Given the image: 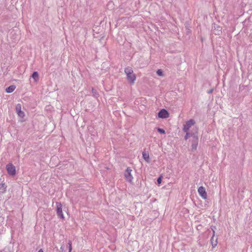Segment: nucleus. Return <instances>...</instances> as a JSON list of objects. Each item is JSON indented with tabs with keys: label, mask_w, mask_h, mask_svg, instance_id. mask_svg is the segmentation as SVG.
Here are the masks:
<instances>
[{
	"label": "nucleus",
	"mask_w": 252,
	"mask_h": 252,
	"mask_svg": "<svg viewBox=\"0 0 252 252\" xmlns=\"http://www.w3.org/2000/svg\"><path fill=\"white\" fill-rule=\"evenodd\" d=\"M195 122L192 119H190L187 121L185 125L183 130L186 133V135L185 136V139L187 140L190 136H192L193 133L194 132L193 128L197 127L195 126Z\"/></svg>",
	"instance_id": "nucleus-1"
},
{
	"label": "nucleus",
	"mask_w": 252,
	"mask_h": 252,
	"mask_svg": "<svg viewBox=\"0 0 252 252\" xmlns=\"http://www.w3.org/2000/svg\"><path fill=\"white\" fill-rule=\"evenodd\" d=\"M125 72L126 75V79L131 84H134L136 76L133 73L132 69L130 67H127L125 69Z\"/></svg>",
	"instance_id": "nucleus-2"
},
{
	"label": "nucleus",
	"mask_w": 252,
	"mask_h": 252,
	"mask_svg": "<svg viewBox=\"0 0 252 252\" xmlns=\"http://www.w3.org/2000/svg\"><path fill=\"white\" fill-rule=\"evenodd\" d=\"M193 129L194 130V132L193 133L192 136H190V137H192L191 149L192 150H195L197 149L198 142V138L197 136L198 128L194 127Z\"/></svg>",
	"instance_id": "nucleus-3"
},
{
	"label": "nucleus",
	"mask_w": 252,
	"mask_h": 252,
	"mask_svg": "<svg viewBox=\"0 0 252 252\" xmlns=\"http://www.w3.org/2000/svg\"><path fill=\"white\" fill-rule=\"evenodd\" d=\"M6 170L8 173L11 175L14 176L16 174L15 167L12 164L9 163L6 165Z\"/></svg>",
	"instance_id": "nucleus-4"
},
{
	"label": "nucleus",
	"mask_w": 252,
	"mask_h": 252,
	"mask_svg": "<svg viewBox=\"0 0 252 252\" xmlns=\"http://www.w3.org/2000/svg\"><path fill=\"white\" fill-rule=\"evenodd\" d=\"M198 192L199 195L204 199L207 198V193L204 187H200L198 189Z\"/></svg>",
	"instance_id": "nucleus-5"
},
{
	"label": "nucleus",
	"mask_w": 252,
	"mask_h": 252,
	"mask_svg": "<svg viewBox=\"0 0 252 252\" xmlns=\"http://www.w3.org/2000/svg\"><path fill=\"white\" fill-rule=\"evenodd\" d=\"M57 206V214L58 216L61 219H64L62 211V204L61 203L56 202Z\"/></svg>",
	"instance_id": "nucleus-6"
},
{
	"label": "nucleus",
	"mask_w": 252,
	"mask_h": 252,
	"mask_svg": "<svg viewBox=\"0 0 252 252\" xmlns=\"http://www.w3.org/2000/svg\"><path fill=\"white\" fill-rule=\"evenodd\" d=\"M158 116L159 118L165 119L169 117V113L166 110L162 109L158 112Z\"/></svg>",
	"instance_id": "nucleus-7"
},
{
	"label": "nucleus",
	"mask_w": 252,
	"mask_h": 252,
	"mask_svg": "<svg viewBox=\"0 0 252 252\" xmlns=\"http://www.w3.org/2000/svg\"><path fill=\"white\" fill-rule=\"evenodd\" d=\"M132 170L129 168L127 167L125 173V176L126 180L129 182H131L132 180L133 177L131 174Z\"/></svg>",
	"instance_id": "nucleus-8"
},
{
	"label": "nucleus",
	"mask_w": 252,
	"mask_h": 252,
	"mask_svg": "<svg viewBox=\"0 0 252 252\" xmlns=\"http://www.w3.org/2000/svg\"><path fill=\"white\" fill-rule=\"evenodd\" d=\"M16 111L18 116L21 118H23L25 116L24 113L21 111V106L20 104H18L16 106Z\"/></svg>",
	"instance_id": "nucleus-9"
},
{
	"label": "nucleus",
	"mask_w": 252,
	"mask_h": 252,
	"mask_svg": "<svg viewBox=\"0 0 252 252\" xmlns=\"http://www.w3.org/2000/svg\"><path fill=\"white\" fill-rule=\"evenodd\" d=\"M215 230H213V234L211 239V245L213 247V248H215L218 244V239L216 238L215 239Z\"/></svg>",
	"instance_id": "nucleus-10"
},
{
	"label": "nucleus",
	"mask_w": 252,
	"mask_h": 252,
	"mask_svg": "<svg viewBox=\"0 0 252 252\" xmlns=\"http://www.w3.org/2000/svg\"><path fill=\"white\" fill-rule=\"evenodd\" d=\"M31 77L34 79L35 82H37L39 79L38 73L36 71L33 72Z\"/></svg>",
	"instance_id": "nucleus-11"
},
{
	"label": "nucleus",
	"mask_w": 252,
	"mask_h": 252,
	"mask_svg": "<svg viewBox=\"0 0 252 252\" xmlns=\"http://www.w3.org/2000/svg\"><path fill=\"white\" fill-rule=\"evenodd\" d=\"M16 87L14 85H11L6 89V92L7 93H12L15 89Z\"/></svg>",
	"instance_id": "nucleus-12"
},
{
	"label": "nucleus",
	"mask_w": 252,
	"mask_h": 252,
	"mask_svg": "<svg viewBox=\"0 0 252 252\" xmlns=\"http://www.w3.org/2000/svg\"><path fill=\"white\" fill-rule=\"evenodd\" d=\"M142 156L143 158L148 162H149V155L148 153L143 152L142 153Z\"/></svg>",
	"instance_id": "nucleus-13"
},
{
	"label": "nucleus",
	"mask_w": 252,
	"mask_h": 252,
	"mask_svg": "<svg viewBox=\"0 0 252 252\" xmlns=\"http://www.w3.org/2000/svg\"><path fill=\"white\" fill-rule=\"evenodd\" d=\"M6 186L4 184H0V194L3 193L5 191Z\"/></svg>",
	"instance_id": "nucleus-14"
},
{
	"label": "nucleus",
	"mask_w": 252,
	"mask_h": 252,
	"mask_svg": "<svg viewBox=\"0 0 252 252\" xmlns=\"http://www.w3.org/2000/svg\"><path fill=\"white\" fill-rule=\"evenodd\" d=\"M14 30H13L11 32V34L12 35V38L14 40V42H16V41H18L19 40V35L17 34V35H16V37H14V34H15L16 33L15 32H14Z\"/></svg>",
	"instance_id": "nucleus-15"
},
{
	"label": "nucleus",
	"mask_w": 252,
	"mask_h": 252,
	"mask_svg": "<svg viewBox=\"0 0 252 252\" xmlns=\"http://www.w3.org/2000/svg\"><path fill=\"white\" fill-rule=\"evenodd\" d=\"M92 92L93 94V95L94 97L97 98L98 96V94L97 92V91L94 89H92Z\"/></svg>",
	"instance_id": "nucleus-16"
},
{
	"label": "nucleus",
	"mask_w": 252,
	"mask_h": 252,
	"mask_svg": "<svg viewBox=\"0 0 252 252\" xmlns=\"http://www.w3.org/2000/svg\"><path fill=\"white\" fill-rule=\"evenodd\" d=\"M157 73L159 76H163V72H162V71L161 69H158L157 71Z\"/></svg>",
	"instance_id": "nucleus-17"
},
{
	"label": "nucleus",
	"mask_w": 252,
	"mask_h": 252,
	"mask_svg": "<svg viewBox=\"0 0 252 252\" xmlns=\"http://www.w3.org/2000/svg\"><path fill=\"white\" fill-rule=\"evenodd\" d=\"M157 130H158V132H159L160 133H161V134H164V133H165V130H164V129H161V128H158L157 129Z\"/></svg>",
	"instance_id": "nucleus-18"
},
{
	"label": "nucleus",
	"mask_w": 252,
	"mask_h": 252,
	"mask_svg": "<svg viewBox=\"0 0 252 252\" xmlns=\"http://www.w3.org/2000/svg\"><path fill=\"white\" fill-rule=\"evenodd\" d=\"M162 181V177L159 176L157 179V183L159 185L161 184Z\"/></svg>",
	"instance_id": "nucleus-19"
},
{
	"label": "nucleus",
	"mask_w": 252,
	"mask_h": 252,
	"mask_svg": "<svg viewBox=\"0 0 252 252\" xmlns=\"http://www.w3.org/2000/svg\"><path fill=\"white\" fill-rule=\"evenodd\" d=\"M68 245H69V247H68L69 252H71V250H72V247H71V243L70 241H69Z\"/></svg>",
	"instance_id": "nucleus-20"
},
{
	"label": "nucleus",
	"mask_w": 252,
	"mask_h": 252,
	"mask_svg": "<svg viewBox=\"0 0 252 252\" xmlns=\"http://www.w3.org/2000/svg\"><path fill=\"white\" fill-rule=\"evenodd\" d=\"M38 252H43V251L42 249H40Z\"/></svg>",
	"instance_id": "nucleus-21"
},
{
	"label": "nucleus",
	"mask_w": 252,
	"mask_h": 252,
	"mask_svg": "<svg viewBox=\"0 0 252 252\" xmlns=\"http://www.w3.org/2000/svg\"><path fill=\"white\" fill-rule=\"evenodd\" d=\"M212 91H213V90H210V91L209 92V93H212Z\"/></svg>",
	"instance_id": "nucleus-22"
}]
</instances>
